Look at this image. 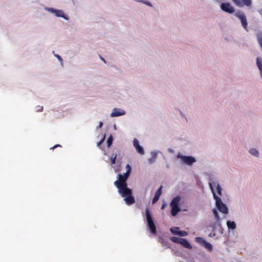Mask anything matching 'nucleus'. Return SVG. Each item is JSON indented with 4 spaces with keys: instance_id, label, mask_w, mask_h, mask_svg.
Returning a JSON list of instances; mask_svg holds the SVG:
<instances>
[{
    "instance_id": "obj_10",
    "label": "nucleus",
    "mask_w": 262,
    "mask_h": 262,
    "mask_svg": "<svg viewBox=\"0 0 262 262\" xmlns=\"http://www.w3.org/2000/svg\"><path fill=\"white\" fill-rule=\"evenodd\" d=\"M195 242L199 244L201 246L204 247L208 251H211L213 249L212 245L209 242H207L205 239L201 237H196Z\"/></svg>"
},
{
    "instance_id": "obj_38",
    "label": "nucleus",
    "mask_w": 262,
    "mask_h": 262,
    "mask_svg": "<svg viewBox=\"0 0 262 262\" xmlns=\"http://www.w3.org/2000/svg\"><path fill=\"white\" fill-rule=\"evenodd\" d=\"M38 107H39V109H38V110H37V111H38V112H41V111L43 110V106H39Z\"/></svg>"
},
{
    "instance_id": "obj_24",
    "label": "nucleus",
    "mask_w": 262,
    "mask_h": 262,
    "mask_svg": "<svg viewBox=\"0 0 262 262\" xmlns=\"http://www.w3.org/2000/svg\"><path fill=\"white\" fill-rule=\"evenodd\" d=\"M212 212L215 217V220H220L221 217L219 215V213L218 212V210L216 208H213L212 210Z\"/></svg>"
},
{
    "instance_id": "obj_5",
    "label": "nucleus",
    "mask_w": 262,
    "mask_h": 262,
    "mask_svg": "<svg viewBox=\"0 0 262 262\" xmlns=\"http://www.w3.org/2000/svg\"><path fill=\"white\" fill-rule=\"evenodd\" d=\"M213 197L215 201L216 209L224 214H228L229 213V209L226 204L224 203L221 198L216 195L215 192H213Z\"/></svg>"
},
{
    "instance_id": "obj_40",
    "label": "nucleus",
    "mask_w": 262,
    "mask_h": 262,
    "mask_svg": "<svg viewBox=\"0 0 262 262\" xmlns=\"http://www.w3.org/2000/svg\"><path fill=\"white\" fill-rule=\"evenodd\" d=\"M59 146H61L60 145L56 144V145H54V146H53L52 147H51V149H54L55 148H56L57 147H59Z\"/></svg>"
},
{
    "instance_id": "obj_39",
    "label": "nucleus",
    "mask_w": 262,
    "mask_h": 262,
    "mask_svg": "<svg viewBox=\"0 0 262 262\" xmlns=\"http://www.w3.org/2000/svg\"><path fill=\"white\" fill-rule=\"evenodd\" d=\"M114 168L115 169V172H119L120 171V169L119 167L115 168V167H114Z\"/></svg>"
},
{
    "instance_id": "obj_15",
    "label": "nucleus",
    "mask_w": 262,
    "mask_h": 262,
    "mask_svg": "<svg viewBox=\"0 0 262 262\" xmlns=\"http://www.w3.org/2000/svg\"><path fill=\"white\" fill-rule=\"evenodd\" d=\"M162 187L163 186L162 185H161L158 188L157 190L156 191V192L155 193V196H154V198H153V199L152 200V204L156 203L158 201V200L159 199L160 196V195L162 194Z\"/></svg>"
},
{
    "instance_id": "obj_41",
    "label": "nucleus",
    "mask_w": 262,
    "mask_h": 262,
    "mask_svg": "<svg viewBox=\"0 0 262 262\" xmlns=\"http://www.w3.org/2000/svg\"><path fill=\"white\" fill-rule=\"evenodd\" d=\"M105 139V134H104L103 136V137L102 138L101 140H103V142L104 141Z\"/></svg>"
},
{
    "instance_id": "obj_32",
    "label": "nucleus",
    "mask_w": 262,
    "mask_h": 262,
    "mask_svg": "<svg viewBox=\"0 0 262 262\" xmlns=\"http://www.w3.org/2000/svg\"><path fill=\"white\" fill-rule=\"evenodd\" d=\"M161 243L163 246H166L168 245V242L167 241H164L163 239H161L160 240Z\"/></svg>"
},
{
    "instance_id": "obj_18",
    "label": "nucleus",
    "mask_w": 262,
    "mask_h": 262,
    "mask_svg": "<svg viewBox=\"0 0 262 262\" xmlns=\"http://www.w3.org/2000/svg\"><path fill=\"white\" fill-rule=\"evenodd\" d=\"M249 153L252 155L253 156L255 157H259V151L255 148H250L249 151Z\"/></svg>"
},
{
    "instance_id": "obj_34",
    "label": "nucleus",
    "mask_w": 262,
    "mask_h": 262,
    "mask_svg": "<svg viewBox=\"0 0 262 262\" xmlns=\"http://www.w3.org/2000/svg\"><path fill=\"white\" fill-rule=\"evenodd\" d=\"M234 3L238 6H240L241 5V3L240 0H232Z\"/></svg>"
},
{
    "instance_id": "obj_33",
    "label": "nucleus",
    "mask_w": 262,
    "mask_h": 262,
    "mask_svg": "<svg viewBox=\"0 0 262 262\" xmlns=\"http://www.w3.org/2000/svg\"><path fill=\"white\" fill-rule=\"evenodd\" d=\"M126 171H127V172L128 171L131 172L132 167L129 164H127L126 165Z\"/></svg>"
},
{
    "instance_id": "obj_37",
    "label": "nucleus",
    "mask_w": 262,
    "mask_h": 262,
    "mask_svg": "<svg viewBox=\"0 0 262 262\" xmlns=\"http://www.w3.org/2000/svg\"><path fill=\"white\" fill-rule=\"evenodd\" d=\"M103 125V122H99V125L97 126V128H101Z\"/></svg>"
},
{
    "instance_id": "obj_11",
    "label": "nucleus",
    "mask_w": 262,
    "mask_h": 262,
    "mask_svg": "<svg viewBox=\"0 0 262 262\" xmlns=\"http://www.w3.org/2000/svg\"><path fill=\"white\" fill-rule=\"evenodd\" d=\"M209 228L212 230V231H218L221 234L223 233L222 228L221 227V220H216L213 225L207 226V229Z\"/></svg>"
},
{
    "instance_id": "obj_25",
    "label": "nucleus",
    "mask_w": 262,
    "mask_h": 262,
    "mask_svg": "<svg viewBox=\"0 0 262 262\" xmlns=\"http://www.w3.org/2000/svg\"><path fill=\"white\" fill-rule=\"evenodd\" d=\"M216 191H217V194L220 196H221L222 195V188L221 186V185L220 184H217L216 186Z\"/></svg>"
},
{
    "instance_id": "obj_20",
    "label": "nucleus",
    "mask_w": 262,
    "mask_h": 262,
    "mask_svg": "<svg viewBox=\"0 0 262 262\" xmlns=\"http://www.w3.org/2000/svg\"><path fill=\"white\" fill-rule=\"evenodd\" d=\"M135 2L143 3L149 7H152V4L147 0H134Z\"/></svg>"
},
{
    "instance_id": "obj_16",
    "label": "nucleus",
    "mask_w": 262,
    "mask_h": 262,
    "mask_svg": "<svg viewBox=\"0 0 262 262\" xmlns=\"http://www.w3.org/2000/svg\"><path fill=\"white\" fill-rule=\"evenodd\" d=\"M180 244L182 245L183 247L188 249H191L192 247L190 243L188 242V241L186 238H182Z\"/></svg>"
},
{
    "instance_id": "obj_4",
    "label": "nucleus",
    "mask_w": 262,
    "mask_h": 262,
    "mask_svg": "<svg viewBox=\"0 0 262 262\" xmlns=\"http://www.w3.org/2000/svg\"><path fill=\"white\" fill-rule=\"evenodd\" d=\"M130 172L127 171L123 174H118L117 180L114 182V185L117 188L128 187L127 181L130 176Z\"/></svg>"
},
{
    "instance_id": "obj_19",
    "label": "nucleus",
    "mask_w": 262,
    "mask_h": 262,
    "mask_svg": "<svg viewBox=\"0 0 262 262\" xmlns=\"http://www.w3.org/2000/svg\"><path fill=\"white\" fill-rule=\"evenodd\" d=\"M170 231L171 233L176 235H178L179 231H180V228L178 227H171L170 228Z\"/></svg>"
},
{
    "instance_id": "obj_29",
    "label": "nucleus",
    "mask_w": 262,
    "mask_h": 262,
    "mask_svg": "<svg viewBox=\"0 0 262 262\" xmlns=\"http://www.w3.org/2000/svg\"><path fill=\"white\" fill-rule=\"evenodd\" d=\"M206 230L208 231V232H210L209 234H208V236L209 237H214L216 235V233L215 232H213V231H212L211 229H210V228H209L208 230L207 229V228L206 229Z\"/></svg>"
},
{
    "instance_id": "obj_36",
    "label": "nucleus",
    "mask_w": 262,
    "mask_h": 262,
    "mask_svg": "<svg viewBox=\"0 0 262 262\" xmlns=\"http://www.w3.org/2000/svg\"><path fill=\"white\" fill-rule=\"evenodd\" d=\"M103 143V140H101L100 141H99L97 144V146H100L101 144H102V143Z\"/></svg>"
},
{
    "instance_id": "obj_23",
    "label": "nucleus",
    "mask_w": 262,
    "mask_h": 262,
    "mask_svg": "<svg viewBox=\"0 0 262 262\" xmlns=\"http://www.w3.org/2000/svg\"><path fill=\"white\" fill-rule=\"evenodd\" d=\"M136 151L140 154V155H144V150L141 145H139L136 148H135Z\"/></svg>"
},
{
    "instance_id": "obj_9",
    "label": "nucleus",
    "mask_w": 262,
    "mask_h": 262,
    "mask_svg": "<svg viewBox=\"0 0 262 262\" xmlns=\"http://www.w3.org/2000/svg\"><path fill=\"white\" fill-rule=\"evenodd\" d=\"M205 176L208 177V180L209 181L208 184L209 186V188L212 193L215 192L213 185H215L216 184V174L211 172H207L205 173Z\"/></svg>"
},
{
    "instance_id": "obj_1",
    "label": "nucleus",
    "mask_w": 262,
    "mask_h": 262,
    "mask_svg": "<svg viewBox=\"0 0 262 262\" xmlns=\"http://www.w3.org/2000/svg\"><path fill=\"white\" fill-rule=\"evenodd\" d=\"M118 192L124 198V201L127 205L133 204L135 202V199L133 195V190L128 187L117 188Z\"/></svg>"
},
{
    "instance_id": "obj_30",
    "label": "nucleus",
    "mask_w": 262,
    "mask_h": 262,
    "mask_svg": "<svg viewBox=\"0 0 262 262\" xmlns=\"http://www.w3.org/2000/svg\"><path fill=\"white\" fill-rule=\"evenodd\" d=\"M133 145L135 148H136L137 146L140 145L139 142L136 138L134 139Z\"/></svg>"
},
{
    "instance_id": "obj_27",
    "label": "nucleus",
    "mask_w": 262,
    "mask_h": 262,
    "mask_svg": "<svg viewBox=\"0 0 262 262\" xmlns=\"http://www.w3.org/2000/svg\"><path fill=\"white\" fill-rule=\"evenodd\" d=\"M53 53L54 54V56L56 57L58 59V60L60 61L61 65L62 66H63V60H62V58H61V57L58 54H55L54 51H53Z\"/></svg>"
},
{
    "instance_id": "obj_3",
    "label": "nucleus",
    "mask_w": 262,
    "mask_h": 262,
    "mask_svg": "<svg viewBox=\"0 0 262 262\" xmlns=\"http://www.w3.org/2000/svg\"><path fill=\"white\" fill-rule=\"evenodd\" d=\"M145 217L147 226L150 232L152 234H156L157 233V228L155 223L154 221L151 212L148 208L145 210Z\"/></svg>"
},
{
    "instance_id": "obj_26",
    "label": "nucleus",
    "mask_w": 262,
    "mask_h": 262,
    "mask_svg": "<svg viewBox=\"0 0 262 262\" xmlns=\"http://www.w3.org/2000/svg\"><path fill=\"white\" fill-rule=\"evenodd\" d=\"M242 2L247 7H250L252 5V0H242Z\"/></svg>"
},
{
    "instance_id": "obj_12",
    "label": "nucleus",
    "mask_w": 262,
    "mask_h": 262,
    "mask_svg": "<svg viewBox=\"0 0 262 262\" xmlns=\"http://www.w3.org/2000/svg\"><path fill=\"white\" fill-rule=\"evenodd\" d=\"M220 8L222 10L229 14L234 12L235 9L229 3H222L220 5Z\"/></svg>"
},
{
    "instance_id": "obj_2",
    "label": "nucleus",
    "mask_w": 262,
    "mask_h": 262,
    "mask_svg": "<svg viewBox=\"0 0 262 262\" xmlns=\"http://www.w3.org/2000/svg\"><path fill=\"white\" fill-rule=\"evenodd\" d=\"M181 200V196L180 195H177L173 198L171 201L170 202V213L172 216H176L181 211L180 205Z\"/></svg>"
},
{
    "instance_id": "obj_28",
    "label": "nucleus",
    "mask_w": 262,
    "mask_h": 262,
    "mask_svg": "<svg viewBox=\"0 0 262 262\" xmlns=\"http://www.w3.org/2000/svg\"><path fill=\"white\" fill-rule=\"evenodd\" d=\"M178 235L181 237L186 236L188 235V232L183 230H180L179 231Z\"/></svg>"
},
{
    "instance_id": "obj_8",
    "label": "nucleus",
    "mask_w": 262,
    "mask_h": 262,
    "mask_svg": "<svg viewBox=\"0 0 262 262\" xmlns=\"http://www.w3.org/2000/svg\"><path fill=\"white\" fill-rule=\"evenodd\" d=\"M234 15L240 20L242 26L244 30L248 31V21L245 14L241 11H237L235 13Z\"/></svg>"
},
{
    "instance_id": "obj_21",
    "label": "nucleus",
    "mask_w": 262,
    "mask_h": 262,
    "mask_svg": "<svg viewBox=\"0 0 262 262\" xmlns=\"http://www.w3.org/2000/svg\"><path fill=\"white\" fill-rule=\"evenodd\" d=\"M182 238L178 237L177 236H172L170 237V239L171 242H172L174 243H177V244H180Z\"/></svg>"
},
{
    "instance_id": "obj_14",
    "label": "nucleus",
    "mask_w": 262,
    "mask_h": 262,
    "mask_svg": "<svg viewBox=\"0 0 262 262\" xmlns=\"http://www.w3.org/2000/svg\"><path fill=\"white\" fill-rule=\"evenodd\" d=\"M160 152V151L156 150L151 151L150 153L151 157L147 160L148 163L149 164H152L155 163L157 158L158 154Z\"/></svg>"
},
{
    "instance_id": "obj_6",
    "label": "nucleus",
    "mask_w": 262,
    "mask_h": 262,
    "mask_svg": "<svg viewBox=\"0 0 262 262\" xmlns=\"http://www.w3.org/2000/svg\"><path fill=\"white\" fill-rule=\"evenodd\" d=\"M177 158L181 160L182 164H185L188 166H192L196 161V159L194 157L183 155L181 153L177 154Z\"/></svg>"
},
{
    "instance_id": "obj_42",
    "label": "nucleus",
    "mask_w": 262,
    "mask_h": 262,
    "mask_svg": "<svg viewBox=\"0 0 262 262\" xmlns=\"http://www.w3.org/2000/svg\"><path fill=\"white\" fill-rule=\"evenodd\" d=\"M114 129H116V124L114 125Z\"/></svg>"
},
{
    "instance_id": "obj_7",
    "label": "nucleus",
    "mask_w": 262,
    "mask_h": 262,
    "mask_svg": "<svg viewBox=\"0 0 262 262\" xmlns=\"http://www.w3.org/2000/svg\"><path fill=\"white\" fill-rule=\"evenodd\" d=\"M44 9L50 13L54 14L57 17H61L66 20H68L69 19V17L66 15L62 10L47 7H45Z\"/></svg>"
},
{
    "instance_id": "obj_31",
    "label": "nucleus",
    "mask_w": 262,
    "mask_h": 262,
    "mask_svg": "<svg viewBox=\"0 0 262 262\" xmlns=\"http://www.w3.org/2000/svg\"><path fill=\"white\" fill-rule=\"evenodd\" d=\"M117 156V154H116L114 157L111 158V162L112 164H116Z\"/></svg>"
},
{
    "instance_id": "obj_17",
    "label": "nucleus",
    "mask_w": 262,
    "mask_h": 262,
    "mask_svg": "<svg viewBox=\"0 0 262 262\" xmlns=\"http://www.w3.org/2000/svg\"><path fill=\"white\" fill-rule=\"evenodd\" d=\"M226 224L229 230H234L236 227V225L234 221H227Z\"/></svg>"
},
{
    "instance_id": "obj_43",
    "label": "nucleus",
    "mask_w": 262,
    "mask_h": 262,
    "mask_svg": "<svg viewBox=\"0 0 262 262\" xmlns=\"http://www.w3.org/2000/svg\"><path fill=\"white\" fill-rule=\"evenodd\" d=\"M101 59H102V60H103V61H104V62H105V60H104V59L103 58L101 57Z\"/></svg>"
},
{
    "instance_id": "obj_22",
    "label": "nucleus",
    "mask_w": 262,
    "mask_h": 262,
    "mask_svg": "<svg viewBox=\"0 0 262 262\" xmlns=\"http://www.w3.org/2000/svg\"><path fill=\"white\" fill-rule=\"evenodd\" d=\"M113 141V136H112V135H110V136L108 137V138H107V141H106L107 146L108 147H110L112 145Z\"/></svg>"
},
{
    "instance_id": "obj_35",
    "label": "nucleus",
    "mask_w": 262,
    "mask_h": 262,
    "mask_svg": "<svg viewBox=\"0 0 262 262\" xmlns=\"http://www.w3.org/2000/svg\"><path fill=\"white\" fill-rule=\"evenodd\" d=\"M166 202H163V203H162V206H161V209L162 210H163V209H165V208L166 207Z\"/></svg>"
},
{
    "instance_id": "obj_13",
    "label": "nucleus",
    "mask_w": 262,
    "mask_h": 262,
    "mask_svg": "<svg viewBox=\"0 0 262 262\" xmlns=\"http://www.w3.org/2000/svg\"><path fill=\"white\" fill-rule=\"evenodd\" d=\"M126 112L124 110L120 108H114L112 110V112L110 115L111 117H117L121 116H123L125 114Z\"/></svg>"
}]
</instances>
